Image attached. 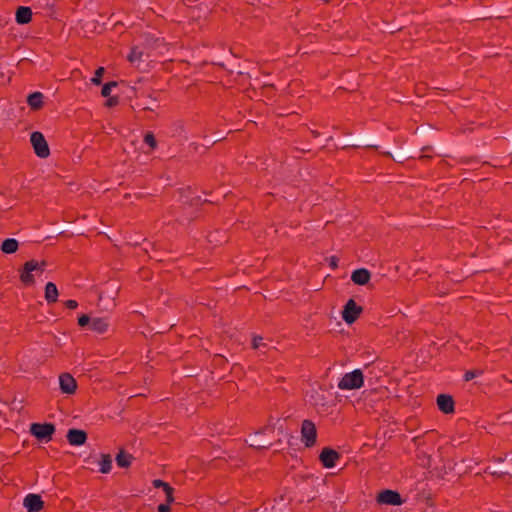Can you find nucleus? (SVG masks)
<instances>
[{
    "instance_id": "nucleus-1",
    "label": "nucleus",
    "mask_w": 512,
    "mask_h": 512,
    "mask_svg": "<svg viewBox=\"0 0 512 512\" xmlns=\"http://www.w3.org/2000/svg\"><path fill=\"white\" fill-rule=\"evenodd\" d=\"M45 261L29 260L20 272V280L26 286H32L35 283V277L41 276L46 268Z\"/></svg>"
},
{
    "instance_id": "nucleus-2",
    "label": "nucleus",
    "mask_w": 512,
    "mask_h": 512,
    "mask_svg": "<svg viewBox=\"0 0 512 512\" xmlns=\"http://www.w3.org/2000/svg\"><path fill=\"white\" fill-rule=\"evenodd\" d=\"M364 384V376L360 369H355L352 372L346 373L338 382L340 390H354L359 389Z\"/></svg>"
},
{
    "instance_id": "nucleus-3",
    "label": "nucleus",
    "mask_w": 512,
    "mask_h": 512,
    "mask_svg": "<svg viewBox=\"0 0 512 512\" xmlns=\"http://www.w3.org/2000/svg\"><path fill=\"white\" fill-rule=\"evenodd\" d=\"M30 142L38 157L47 158L50 155L48 143L41 132H33L30 136Z\"/></svg>"
},
{
    "instance_id": "nucleus-4",
    "label": "nucleus",
    "mask_w": 512,
    "mask_h": 512,
    "mask_svg": "<svg viewBox=\"0 0 512 512\" xmlns=\"http://www.w3.org/2000/svg\"><path fill=\"white\" fill-rule=\"evenodd\" d=\"M55 431V427L50 423H33L30 427V433L40 441L48 442Z\"/></svg>"
},
{
    "instance_id": "nucleus-5",
    "label": "nucleus",
    "mask_w": 512,
    "mask_h": 512,
    "mask_svg": "<svg viewBox=\"0 0 512 512\" xmlns=\"http://www.w3.org/2000/svg\"><path fill=\"white\" fill-rule=\"evenodd\" d=\"M302 441L306 447H311L316 443L317 431L315 424L310 420H304L301 427Z\"/></svg>"
},
{
    "instance_id": "nucleus-6",
    "label": "nucleus",
    "mask_w": 512,
    "mask_h": 512,
    "mask_svg": "<svg viewBox=\"0 0 512 512\" xmlns=\"http://www.w3.org/2000/svg\"><path fill=\"white\" fill-rule=\"evenodd\" d=\"M362 308L357 303L350 299L345 304L342 311V318L347 324H352L361 314Z\"/></svg>"
},
{
    "instance_id": "nucleus-7",
    "label": "nucleus",
    "mask_w": 512,
    "mask_h": 512,
    "mask_svg": "<svg viewBox=\"0 0 512 512\" xmlns=\"http://www.w3.org/2000/svg\"><path fill=\"white\" fill-rule=\"evenodd\" d=\"M90 463L98 466V471L107 474L112 469V457L109 454L93 455L89 458Z\"/></svg>"
},
{
    "instance_id": "nucleus-8",
    "label": "nucleus",
    "mask_w": 512,
    "mask_h": 512,
    "mask_svg": "<svg viewBox=\"0 0 512 512\" xmlns=\"http://www.w3.org/2000/svg\"><path fill=\"white\" fill-rule=\"evenodd\" d=\"M23 506L27 512H39L44 507V502L40 495L29 493L23 499Z\"/></svg>"
},
{
    "instance_id": "nucleus-9",
    "label": "nucleus",
    "mask_w": 512,
    "mask_h": 512,
    "mask_svg": "<svg viewBox=\"0 0 512 512\" xmlns=\"http://www.w3.org/2000/svg\"><path fill=\"white\" fill-rule=\"evenodd\" d=\"M377 501L380 504L398 506L402 504L401 496L398 492L393 490H384L377 496Z\"/></svg>"
},
{
    "instance_id": "nucleus-10",
    "label": "nucleus",
    "mask_w": 512,
    "mask_h": 512,
    "mask_svg": "<svg viewBox=\"0 0 512 512\" xmlns=\"http://www.w3.org/2000/svg\"><path fill=\"white\" fill-rule=\"evenodd\" d=\"M59 385L62 393L65 394H73L77 388L76 380L68 373L59 376Z\"/></svg>"
},
{
    "instance_id": "nucleus-11",
    "label": "nucleus",
    "mask_w": 512,
    "mask_h": 512,
    "mask_svg": "<svg viewBox=\"0 0 512 512\" xmlns=\"http://www.w3.org/2000/svg\"><path fill=\"white\" fill-rule=\"evenodd\" d=\"M109 326H110V321H109L108 317L95 316V317H92V319H91L90 330L95 333H98V334H103V333L107 332Z\"/></svg>"
},
{
    "instance_id": "nucleus-12",
    "label": "nucleus",
    "mask_w": 512,
    "mask_h": 512,
    "mask_svg": "<svg viewBox=\"0 0 512 512\" xmlns=\"http://www.w3.org/2000/svg\"><path fill=\"white\" fill-rule=\"evenodd\" d=\"M338 459L339 454L333 449L325 448L320 454V460L325 468L335 467Z\"/></svg>"
},
{
    "instance_id": "nucleus-13",
    "label": "nucleus",
    "mask_w": 512,
    "mask_h": 512,
    "mask_svg": "<svg viewBox=\"0 0 512 512\" xmlns=\"http://www.w3.org/2000/svg\"><path fill=\"white\" fill-rule=\"evenodd\" d=\"M87 435L83 430L70 429L67 433V440L72 446H81L85 443Z\"/></svg>"
},
{
    "instance_id": "nucleus-14",
    "label": "nucleus",
    "mask_w": 512,
    "mask_h": 512,
    "mask_svg": "<svg viewBox=\"0 0 512 512\" xmlns=\"http://www.w3.org/2000/svg\"><path fill=\"white\" fill-rule=\"evenodd\" d=\"M266 431H270V429H266ZM264 433H265V430L264 431H259V432H256L253 435H250L249 438L246 440L247 444L249 446L257 448V449H262V448L269 447L270 446V442L262 440V437H263Z\"/></svg>"
},
{
    "instance_id": "nucleus-15",
    "label": "nucleus",
    "mask_w": 512,
    "mask_h": 512,
    "mask_svg": "<svg viewBox=\"0 0 512 512\" xmlns=\"http://www.w3.org/2000/svg\"><path fill=\"white\" fill-rule=\"evenodd\" d=\"M32 19V10L30 7L20 6L16 10L15 20L18 24H27Z\"/></svg>"
},
{
    "instance_id": "nucleus-16",
    "label": "nucleus",
    "mask_w": 512,
    "mask_h": 512,
    "mask_svg": "<svg viewBox=\"0 0 512 512\" xmlns=\"http://www.w3.org/2000/svg\"><path fill=\"white\" fill-rule=\"evenodd\" d=\"M437 405L444 413H451L454 410V402L451 396L441 394L437 397Z\"/></svg>"
},
{
    "instance_id": "nucleus-17",
    "label": "nucleus",
    "mask_w": 512,
    "mask_h": 512,
    "mask_svg": "<svg viewBox=\"0 0 512 512\" xmlns=\"http://www.w3.org/2000/svg\"><path fill=\"white\" fill-rule=\"evenodd\" d=\"M351 280L358 285H365L370 280V273L366 269H357L351 275Z\"/></svg>"
},
{
    "instance_id": "nucleus-18",
    "label": "nucleus",
    "mask_w": 512,
    "mask_h": 512,
    "mask_svg": "<svg viewBox=\"0 0 512 512\" xmlns=\"http://www.w3.org/2000/svg\"><path fill=\"white\" fill-rule=\"evenodd\" d=\"M59 292L57 286L53 282H48L45 286V300L50 303H55L58 300Z\"/></svg>"
},
{
    "instance_id": "nucleus-19",
    "label": "nucleus",
    "mask_w": 512,
    "mask_h": 512,
    "mask_svg": "<svg viewBox=\"0 0 512 512\" xmlns=\"http://www.w3.org/2000/svg\"><path fill=\"white\" fill-rule=\"evenodd\" d=\"M18 249V241L14 238L5 239L1 245V251L5 254L15 253Z\"/></svg>"
},
{
    "instance_id": "nucleus-20",
    "label": "nucleus",
    "mask_w": 512,
    "mask_h": 512,
    "mask_svg": "<svg viewBox=\"0 0 512 512\" xmlns=\"http://www.w3.org/2000/svg\"><path fill=\"white\" fill-rule=\"evenodd\" d=\"M27 102L32 109H39L43 104V94L34 92L28 96Z\"/></svg>"
},
{
    "instance_id": "nucleus-21",
    "label": "nucleus",
    "mask_w": 512,
    "mask_h": 512,
    "mask_svg": "<svg viewBox=\"0 0 512 512\" xmlns=\"http://www.w3.org/2000/svg\"><path fill=\"white\" fill-rule=\"evenodd\" d=\"M116 463L119 467L126 468L131 464V456L121 451L116 456Z\"/></svg>"
},
{
    "instance_id": "nucleus-22",
    "label": "nucleus",
    "mask_w": 512,
    "mask_h": 512,
    "mask_svg": "<svg viewBox=\"0 0 512 512\" xmlns=\"http://www.w3.org/2000/svg\"><path fill=\"white\" fill-rule=\"evenodd\" d=\"M142 54H143V52L138 47H134V48H132V50L128 56V60L131 63L135 64L141 60Z\"/></svg>"
},
{
    "instance_id": "nucleus-23",
    "label": "nucleus",
    "mask_w": 512,
    "mask_h": 512,
    "mask_svg": "<svg viewBox=\"0 0 512 512\" xmlns=\"http://www.w3.org/2000/svg\"><path fill=\"white\" fill-rule=\"evenodd\" d=\"M116 86H117V83L114 81L104 84V86L102 87V91H101L102 96L109 97L112 92V89Z\"/></svg>"
},
{
    "instance_id": "nucleus-24",
    "label": "nucleus",
    "mask_w": 512,
    "mask_h": 512,
    "mask_svg": "<svg viewBox=\"0 0 512 512\" xmlns=\"http://www.w3.org/2000/svg\"><path fill=\"white\" fill-rule=\"evenodd\" d=\"M103 73H104V68L103 67H99L94 76L91 78V82L95 85H100L101 84V78L103 76Z\"/></svg>"
},
{
    "instance_id": "nucleus-25",
    "label": "nucleus",
    "mask_w": 512,
    "mask_h": 512,
    "mask_svg": "<svg viewBox=\"0 0 512 512\" xmlns=\"http://www.w3.org/2000/svg\"><path fill=\"white\" fill-rule=\"evenodd\" d=\"M163 491L166 496V501L168 503H172L174 501V496H173L174 489L167 483V485L163 488Z\"/></svg>"
},
{
    "instance_id": "nucleus-26",
    "label": "nucleus",
    "mask_w": 512,
    "mask_h": 512,
    "mask_svg": "<svg viewBox=\"0 0 512 512\" xmlns=\"http://www.w3.org/2000/svg\"><path fill=\"white\" fill-rule=\"evenodd\" d=\"M91 319L92 317L88 316V315H81L79 318H78V325L80 327H86V326H91Z\"/></svg>"
},
{
    "instance_id": "nucleus-27",
    "label": "nucleus",
    "mask_w": 512,
    "mask_h": 512,
    "mask_svg": "<svg viewBox=\"0 0 512 512\" xmlns=\"http://www.w3.org/2000/svg\"><path fill=\"white\" fill-rule=\"evenodd\" d=\"M144 142L149 145L152 149L156 147V140L151 133H147L144 137Z\"/></svg>"
},
{
    "instance_id": "nucleus-28",
    "label": "nucleus",
    "mask_w": 512,
    "mask_h": 512,
    "mask_svg": "<svg viewBox=\"0 0 512 512\" xmlns=\"http://www.w3.org/2000/svg\"><path fill=\"white\" fill-rule=\"evenodd\" d=\"M480 374H481L480 371H467L464 375V378L466 381H469V380H472L473 378L477 377Z\"/></svg>"
},
{
    "instance_id": "nucleus-29",
    "label": "nucleus",
    "mask_w": 512,
    "mask_h": 512,
    "mask_svg": "<svg viewBox=\"0 0 512 512\" xmlns=\"http://www.w3.org/2000/svg\"><path fill=\"white\" fill-rule=\"evenodd\" d=\"M64 304L68 309H76L78 307L77 301L72 299L65 301Z\"/></svg>"
},
{
    "instance_id": "nucleus-30",
    "label": "nucleus",
    "mask_w": 512,
    "mask_h": 512,
    "mask_svg": "<svg viewBox=\"0 0 512 512\" xmlns=\"http://www.w3.org/2000/svg\"><path fill=\"white\" fill-rule=\"evenodd\" d=\"M262 346V338L261 337H254L253 339V348L260 349Z\"/></svg>"
},
{
    "instance_id": "nucleus-31",
    "label": "nucleus",
    "mask_w": 512,
    "mask_h": 512,
    "mask_svg": "<svg viewBox=\"0 0 512 512\" xmlns=\"http://www.w3.org/2000/svg\"><path fill=\"white\" fill-rule=\"evenodd\" d=\"M166 485H167V483L162 481V480H160V479H155L153 481V486L155 488H162L163 489Z\"/></svg>"
},
{
    "instance_id": "nucleus-32",
    "label": "nucleus",
    "mask_w": 512,
    "mask_h": 512,
    "mask_svg": "<svg viewBox=\"0 0 512 512\" xmlns=\"http://www.w3.org/2000/svg\"><path fill=\"white\" fill-rule=\"evenodd\" d=\"M170 511V503H166V504H160L158 506V512H169Z\"/></svg>"
},
{
    "instance_id": "nucleus-33",
    "label": "nucleus",
    "mask_w": 512,
    "mask_h": 512,
    "mask_svg": "<svg viewBox=\"0 0 512 512\" xmlns=\"http://www.w3.org/2000/svg\"><path fill=\"white\" fill-rule=\"evenodd\" d=\"M118 103V99L116 97H109L106 101V106L112 107Z\"/></svg>"
},
{
    "instance_id": "nucleus-34",
    "label": "nucleus",
    "mask_w": 512,
    "mask_h": 512,
    "mask_svg": "<svg viewBox=\"0 0 512 512\" xmlns=\"http://www.w3.org/2000/svg\"><path fill=\"white\" fill-rule=\"evenodd\" d=\"M505 460H506L507 462H509V463H511V464H512V457H508V456H506V457H505Z\"/></svg>"
},
{
    "instance_id": "nucleus-35",
    "label": "nucleus",
    "mask_w": 512,
    "mask_h": 512,
    "mask_svg": "<svg viewBox=\"0 0 512 512\" xmlns=\"http://www.w3.org/2000/svg\"><path fill=\"white\" fill-rule=\"evenodd\" d=\"M512 472V469L511 470H506L505 473H511Z\"/></svg>"
}]
</instances>
